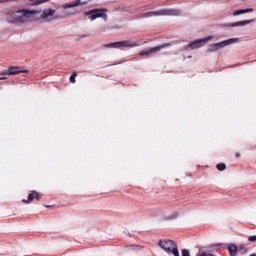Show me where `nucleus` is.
<instances>
[{
    "mask_svg": "<svg viewBox=\"0 0 256 256\" xmlns=\"http://www.w3.org/2000/svg\"><path fill=\"white\" fill-rule=\"evenodd\" d=\"M33 5H41V3H47L49 0H29Z\"/></svg>",
    "mask_w": 256,
    "mask_h": 256,
    "instance_id": "f3484780",
    "label": "nucleus"
},
{
    "mask_svg": "<svg viewBox=\"0 0 256 256\" xmlns=\"http://www.w3.org/2000/svg\"><path fill=\"white\" fill-rule=\"evenodd\" d=\"M239 156H240V154H239V153H236V154H235V157H239Z\"/></svg>",
    "mask_w": 256,
    "mask_h": 256,
    "instance_id": "393cba45",
    "label": "nucleus"
},
{
    "mask_svg": "<svg viewBox=\"0 0 256 256\" xmlns=\"http://www.w3.org/2000/svg\"><path fill=\"white\" fill-rule=\"evenodd\" d=\"M138 45H139V42L137 41L123 40V41L105 44L104 47L106 49H133L134 47H138Z\"/></svg>",
    "mask_w": 256,
    "mask_h": 256,
    "instance_id": "7ed1b4c3",
    "label": "nucleus"
},
{
    "mask_svg": "<svg viewBox=\"0 0 256 256\" xmlns=\"http://www.w3.org/2000/svg\"><path fill=\"white\" fill-rule=\"evenodd\" d=\"M248 241L255 242L256 236H249Z\"/></svg>",
    "mask_w": 256,
    "mask_h": 256,
    "instance_id": "412c9836",
    "label": "nucleus"
},
{
    "mask_svg": "<svg viewBox=\"0 0 256 256\" xmlns=\"http://www.w3.org/2000/svg\"><path fill=\"white\" fill-rule=\"evenodd\" d=\"M238 249H239L238 246L235 245V244H229V245L227 246V250H228L230 256H235V255H237Z\"/></svg>",
    "mask_w": 256,
    "mask_h": 256,
    "instance_id": "ddd939ff",
    "label": "nucleus"
},
{
    "mask_svg": "<svg viewBox=\"0 0 256 256\" xmlns=\"http://www.w3.org/2000/svg\"><path fill=\"white\" fill-rule=\"evenodd\" d=\"M196 256H216L215 254L209 252H199Z\"/></svg>",
    "mask_w": 256,
    "mask_h": 256,
    "instance_id": "6ab92c4d",
    "label": "nucleus"
},
{
    "mask_svg": "<svg viewBox=\"0 0 256 256\" xmlns=\"http://www.w3.org/2000/svg\"><path fill=\"white\" fill-rule=\"evenodd\" d=\"M158 245L168 255L180 256L179 248L177 247V244L173 240H160L158 242ZM181 256H191V254L189 253V251L187 249H183L181 251Z\"/></svg>",
    "mask_w": 256,
    "mask_h": 256,
    "instance_id": "f257e3e1",
    "label": "nucleus"
},
{
    "mask_svg": "<svg viewBox=\"0 0 256 256\" xmlns=\"http://www.w3.org/2000/svg\"><path fill=\"white\" fill-rule=\"evenodd\" d=\"M251 23H255V20H243L234 22L230 25V27H245V25H249Z\"/></svg>",
    "mask_w": 256,
    "mask_h": 256,
    "instance_id": "9b49d317",
    "label": "nucleus"
},
{
    "mask_svg": "<svg viewBox=\"0 0 256 256\" xmlns=\"http://www.w3.org/2000/svg\"><path fill=\"white\" fill-rule=\"evenodd\" d=\"M7 1H11V0H0V3H7Z\"/></svg>",
    "mask_w": 256,
    "mask_h": 256,
    "instance_id": "b1692460",
    "label": "nucleus"
},
{
    "mask_svg": "<svg viewBox=\"0 0 256 256\" xmlns=\"http://www.w3.org/2000/svg\"><path fill=\"white\" fill-rule=\"evenodd\" d=\"M72 15H75V12L66 13V17H71Z\"/></svg>",
    "mask_w": 256,
    "mask_h": 256,
    "instance_id": "4be33fe9",
    "label": "nucleus"
},
{
    "mask_svg": "<svg viewBox=\"0 0 256 256\" xmlns=\"http://www.w3.org/2000/svg\"><path fill=\"white\" fill-rule=\"evenodd\" d=\"M85 17H89L90 21H95L96 19H103V21H108L109 16L107 15V9H93L84 13Z\"/></svg>",
    "mask_w": 256,
    "mask_h": 256,
    "instance_id": "39448f33",
    "label": "nucleus"
},
{
    "mask_svg": "<svg viewBox=\"0 0 256 256\" xmlns=\"http://www.w3.org/2000/svg\"><path fill=\"white\" fill-rule=\"evenodd\" d=\"M164 47H167V44L164 45H160V46H156L153 48H148L145 50L140 51V55L143 57L145 55L149 56V55H153V53H157V51H161V49H164Z\"/></svg>",
    "mask_w": 256,
    "mask_h": 256,
    "instance_id": "1a4fd4ad",
    "label": "nucleus"
},
{
    "mask_svg": "<svg viewBox=\"0 0 256 256\" xmlns=\"http://www.w3.org/2000/svg\"><path fill=\"white\" fill-rule=\"evenodd\" d=\"M253 8H246L243 10H237L232 13L234 17H237V15H244L245 13H253Z\"/></svg>",
    "mask_w": 256,
    "mask_h": 256,
    "instance_id": "4468645a",
    "label": "nucleus"
},
{
    "mask_svg": "<svg viewBox=\"0 0 256 256\" xmlns=\"http://www.w3.org/2000/svg\"><path fill=\"white\" fill-rule=\"evenodd\" d=\"M19 73H29V70H23L17 66H10L7 70L0 72V75H19Z\"/></svg>",
    "mask_w": 256,
    "mask_h": 256,
    "instance_id": "6e6552de",
    "label": "nucleus"
},
{
    "mask_svg": "<svg viewBox=\"0 0 256 256\" xmlns=\"http://www.w3.org/2000/svg\"><path fill=\"white\" fill-rule=\"evenodd\" d=\"M5 79H7L6 75H4L3 77H0V81H5Z\"/></svg>",
    "mask_w": 256,
    "mask_h": 256,
    "instance_id": "5701e85b",
    "label": "nucleus"
},
{
    "mask_svg": "<svg viewBox=\"0 0 256 256\" xmlns=\"http://www.w3.org/2000/svg\"><path fill=\"white\" fill-rule=\"evenodd\" d=\"M56 11L53 9H46L42 12V19H49V17H53L55 15Z\"/></svg>",
    "mask_w": 256,
    "mask_h": 256,
    "instance_id": "f8f14e48",
    "label": "nucleus"
},
{
    "mask_svg": "<svg viewBox=\"0 0 256 256\" xmlns=\"http://www.w3.org/2000/svg\"><path fill=\"white\" fill-rule=\"evenodd\" d=\"M217 169L218 171H225V169H227V165H225V163H219L217 164Z\"/></svg>",
    "mask_w": 256,
    "mask_h": 256,
    "instance_id": "a211bd4d",
    "label": "nucleus"
},
{
    "mask_svg": "<svg viewBox=\"0 0 256 256\" xmlns=\"http://www.w3.org/2000/svg\"><path fill=\"white\" fill-rule=\"evenodd\" d=\"M35 17V11L33 10H20L12 16H9L8 21L10 23H26L29 19Z\"/></svg>",
    "mask_w": 256,
    "mask_h": 256,
    "instance_id": "f03ea898",
    "label": "nucleus"
},
{
    "mask_svg": "<svg viewBox=\"0 0 256 256\" xmlns=\"http://www.w3.org/2000/svg\"><path fill=\"white\" fill-rule=\"evenodd\" d=\"M209 41H213V36H207L202 39L194 40L190 42L189 47L190 49H199L203 47L206 43H209Z\"/></svg>",
    "mask_w": 256,
    "mask_h": 256,
    "instance_id": "0eeeda50",
    "label": "nucleus"
},
{
    "mask_svg": "<svg viewBox=\"0 0 256 256\" xmlns=\"http://www.w3.org/2000/svg\"><path fill=\"white\" fill-rule=\"evenodd\" d=\"M238 253H240L241 255H245V253H247V247L245 246V244H241L238 246Z\"/></svg>",
    "mask_w": 256,
    "mask_h": 256,
    "instance_id": "dca6fc26",
    "label": "nucleus"
},
{
    "mask_svg": "<svg viewBox=\"0 0 256 256\" xmlns=\"http://www.w3.org/2000/svg\"><path fill=\"white\" fill-rule=\"evenodd\" d=\"M235 43H239V38H230L227 40H223L222 42L212 43L208 45L207 51L208 53H217L220 49H224V47H229V45H235Z\"/></svg>",
    "mask_w": 256,
    "mask_h": 256,
    "instance_id": "20e7f679",
    "label": "nucleus"
},
{
    "mask_svg": "<svg viewBox=\"0 0 256 256\" xmlns=\"http://www.w3.org/2000/svg\"><path fill=\"white\" fill-rule=\"evenodd\" d=\"M75 77H77V72L72 73V75L70 76L71 83H76L77 80L75 79Z\"/></svg>",
    "mask_w": 256,
    "mask_h": 256,
    "instance_id": "aec40b11",
    "label": "nucleus"
},
{
    "mask_svg": "<svg viewBox=\"0 0 256 256\" xmlns=\"http://www.w3.org/2000/svg\"><path fill=\"white\" fill-rule=\"evenodd\" d=\"M181 15V11L177 9H161L158 11L148 12L144 17H165V16H174L177 17Z\"/></svg>",
    "mask_w": 256,
    "mask_h": 256,
    "instance_id": "423d86ee",
    "label": "nucleus"
},
{
    "mask_svg": "<svg viewBox=\"0 0 256 256\" xmlns=\"http://www.w3.org/2000/svg\"><path fill=\"white\" fill-rule=\"evenodd\" d=\"M35 197L37 198V199H39V195L38 194H36V192H34V193H30L29 194V196H28V200H22L23 201V203H30L31 201H33L34 199H35Z\"/></svg>",
    "mask_w": 256,
    "mask_h": 256,
    "instance_id": "2eb2a0df",
    "label": "nucleus"
},
{
    "mask_svg": "<svg viewBox=\"0 0 256 256\" xmlns=\"http://www.w3.org/2000/svg\"><path fill=\"white\" fill-rule=\"evenodd\" d=\"M81 5H87V1L75 0L62 5V9H73V7H79Z\"/></svg>",
    "mask_w": 256,
    "mask_h": 256,
    "instance_id": "9d476101",
    "label": "nucleus"
}]
</instances>
